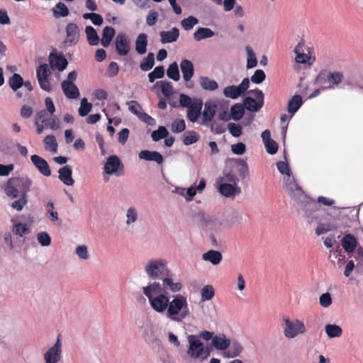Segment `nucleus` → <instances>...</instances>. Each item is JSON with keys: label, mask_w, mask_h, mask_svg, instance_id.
Instances as JSON below:
<instances>
[{"label": "nucleus", "mask_w": 363, "mask_h": 363, "mask_svg": "<svg viewBox=\"0 0 363 363\" xmlns=\"http://www.w3.org/2000/svg\"><path fill=\"white\" fill-rule=\"evenodd\" d=\"M284 188L291 198L298 204V211L304 212L309 223L318 221L313 213L318 210L317 202L306 196L301 188L296 183L294 178H284Z\"/></svg>", "instance_id": "f257e3e1"}, {"label": "nucleus", "mask_w": 363, "mask_h": 363, "mask_svg": "<svg viewBox=\"0 0 363 363\" xmlns=\"http://www.w3.org/2000/svg\"><path fill=\"white\" fill-rule=\"evenodd\" d=\"M32 181L28 177H11L5 187L6 194L12 199L18 198L11 203V207L16 211H21L27 203V194L30 191Z\"/></svg>", "instance_id": "f03ea898"}, {"label": "nucleus", "mask_w": 363, "mask_h": 363, "mask_svg": "<svg viewBox=\"0 0 363 363\" xmlns=\"http://www.w3.org/2000/svg\"><path fill=\"white\" fill-rule=\"evenodd\" d=\"M142 291L153 311L158 313L167 312L170 300L169 296L162 292L159 281L149 282L142 288Z\"/></svg>", "instance_id": "7ed1b4c3"}, {"label": "nucleus", "mask_w": 363, "mask_h": 363, "mask_svg": "<svg viewBox=\"0 0 363 363\" xmlns=\"http://www.w3.org/2000/svg\"><path fill=\"white\" fill-rule=\"evenodd\" d=\"M190 315L187 298L182 294H176L169 301L166 317L172 321L182 323Z\"/></svg>", "instance_id": "20e7f679"}, {"label": "nucleus", "mask_w": 363, "mask_h": 363, "mask_svg": "<svg viewBox=\"0 0 363 363\" xmlns=\"http://www.w3.org/2000/svg\"><path fill=\"white\" fill-rule=\"evenodd\" d=\"M143 270L146 276L154 281L169 274L167 262L162 258L147 260L143 265Z\"/></svg>", "instance_id": "39448f33"}, {"label": "nucleus", "mask_w": 363, "mask_h": 363, "mask_svg": "<svg viewBox=\"0 0 363 363\" xmlns=\"http://www.w3.org/2000/svg\"><path fill=\"white\" fill-rule=\"evenodd\" d=\"M343 79V74L340 72L320 71L317 75L315 82L322 85L328 83V86H323L322 89H332L338 86Z\"/></svg>", "instance_id": "423d86ee"}, {"label": "nucleus", "mask_w": 363, "mask_h": 363, "mask_svg": "<svg viewBox=\"0 0 363 363\" xmlns=\"http://www.w3.org/2000/svg\"><path fill=\"white\" fill-rule=\"evenodd\" d=\"M283 320L286 324L283 333L286 338L294 339L306 332V326L303 321L298 319L291 320L287 317H284Z\"/></svg>", "instance_id": "0eeeda50"}, {"label": "nucleus", "mask_w": 363, "mask_h": 363, "mask_svg": "<svg viewBox=\"0 0 363 363\" xmlns=\"http://www.w3.org/2000/svg\"><path fill=\"white\" fill-rule=\"evenodd\" d=\"M248 93L253 94L256 99L250 96H247L243 100V106L250 111L257 112L264 106V94L262 91L259 89L250 90Z\"/></svg>", "instance_id": "6e6552de"}, {"label": "nucleus", "mask_w": 363, "mask_h": 363, "mask_svg": "<svg viewBox=\"0 0 363 363\" xmlns=\"http://www.w3.org/2000/svg\"><path fill=\"white\" fill-rule=\"evenodd\" d=\"M62 343L61 334H58L55 344L44 354L43 358L45 363H57L62 359Z\"/></svg>", "instance_id": "1a4fd4ad"}, {"label": "nucleus", "mask_w": 363, "mask_h": 363, "mask_svg": "<svg viewBox=\"0 0 363 363\" xmlns=\"http://www.w3.org/2000/svg\"><path fill=\"white\" fill-rule=\"evenodd\" d=\"M196 217L198 225L204 230L216 231L220 228V222L213 216L199 212Z\"/></svg>", "instance_id": "9d476101"}, {"label": "nucleus", "mask_w": 363, "mask_h": 363, "mask_svg": "<svg viewBox=\"0 0 363 363\" xmlns=\"http://www.w3.org/2000/svg\"><path fill=\"white\" fill-rule=\"evenodd\" d=\"M188 342L189 344L188 354L192 358H199L203 353V344L195 335H189Z\"/></svg>", "instance_id": "9b49d317"}, {"label": "nucleus", "mask_w": 363, "mask_h": 363, "mask_svg": "<svg viewBox=\"0 0 363 363\" xmlns=\"http://www.w3.org/2000/svg\"><path fill=\"white\" fill-rule=\"evenodd\" d=\"M116 51L120 56L127 55L130 50V42L127 38V35L123 33L117 35L116 40Z\"/></svg>", "instance_id": "f8f14e48"}, {"label": "nucleus", "mask_w": 363, "mask_h": 363, "mask_svg": "<svg viewBox=\"0 0 363 363\" xmlns=\"http://www.w3.org/2000/svg\"><path fill=\"white\" fill-rule=\"evenodd\" d=\"M203 104V101L201 99L194 98L193 99L192 105L187 108V118L191 122H196L200 116L202 115Z\"/></svg>", "instance_id": "ddd939ff"}, {"label": "nucleus", "mask_w": 363, "mask_h": 363, "mask_svg": "<svg viewBox=\"0 0 363 363\" xmlns=\"http://www.w3.org/2000/svg\"><path fill=\"white\" fill-rule=\"evenodd\" d=\"M49 62L52 69H56L60 72L65 70L68 65L67 59L63 55H58L53 52L50 53Z\"/></svg>", "instance_id": "4468645a"}, {"label": "nucleus", "mask_w": 363, "mask_h": 363, "mask_svg": "<svg viewBox=\"0 0 363 363\" xmlns=\"http://www.w3.org/2000/svg\"><path fill=\"white\" fill-rule=\"evenodd\" d=\"M217 109V105L211 101H208L204 104V109L202 112L203 124L208 125L209 123L212 122Z\"/></svg>", "instance_id": "2eb2a0df"}, {"label": "nucleus", "mask_w": 363, "mask_h": 363, "mask_svg": "<svg viewBox=\"0 0 363 363\" xmlns=\"http://www.w3.org/2000/svg\"><path fill=\"white\" fill-rule=\"evenodd\" d=\"M31 162L33 165L38 169V171L45 177L51 175V170L48 162L39 155H33L30 157Z\"/></svg>", "instance_id": "dca6fc26"}, {"label": "nucleus", "mask_w": 363, "mask_h": 363, "mask_svg": "<svg viewBox=\"0 0 363 363\" xmlns=\"http://www.w3.org/2000/svg\"><path fill=\"white\" fill-rule=\"evenodd\" d=\"M218 191L221 195L227 198L235 197L241 193L240 187L227 182L220 184Z\"/></svg>", "instance_id": "f3484780"}, {"label": "nucleus", "mask_w": 363, "mask_h": 363, "mask_svg": "<svg viewBox=\"0 0 363 363\" xmlns=\"http://www.w3.org/2000/svg\"><path fill=\"white\" fill-rule=\"evenodd\" d=\"M161 280L162 292L165 291L166 290H169L172 293H178L183 288V285L181 282H174L173 279L169 277V275L164 276Z\"/></svg>", "instance_id": "a211bd4d"}, {"label": "nucleus", "mask_w": 363, "mask_h": 363, "mask_svg": "<svg viewBox=\"0 0 363 363\" xmlns=\"http://www.w3.org/2000/svg\"><path fill=\"white\" fill-rule=\"evenodd\" d=\"M61 87L64 94L68 99H75L79 98L80 95L79 91L76 84L74 83L68 81H63L61 83Z\"/></svg>", "instance_id": "6ab92c4d"}, {"label": "nucleus", "mask_w": 363, "mask_h": 363, "mask_svg": "<svg viewBox=\"0 0 363 363\" xmlns=\"http://www.w3.org/2000/svg\"><path fill=\"white\" fill-rule=\"evenodd\" d=\"M122 163L116 155L109 156L104 165V171L108 174H113L116 172Z\"/></svg>", "instance_id": "aec40b11"}, {"label": "nucleus", "mask_w": 363, "mask_h": 363, "mask_svg": "<svg viewBox=\"0 0 363 363\" xmlns=\"http://www.w3.org/2000/svg\"><path fill=\"white\" fill-rule=\"evenodd\" d=\"M139 157L146 161H154L158 164L164 162L162 155L157 151L142 150L138 155Z\"/></svg>", "instance_id": "412c9836"}, {"label": "nucleus", "mask_w": 363, "mask_h": 363, "mask_svg": "<svg viewBox=\"0 0 363 363\" xmlns=\"http://www.w3.org/2000/svg\"><path fill=\"white\" fill-rule=\"evenodd\" d=\"M59 179L67 186H72L74 183L72 174V170L68 165H65L58 170Z\"/></svg>", "instance_id": "4be33fe9"}, {"label": "nucleus", "mask_w": 363, "mask_h": 363, "mask_svg": "<svg viewBox=\"0 0 363 363\" xmlns=\"http://www.w3.org/2000/svg\"><path fill=\"white\" fill-rule=\"evenodd\" d=\"M181 71L185 82H189L194 76V68L191 61L182 60L180 63Z\"/></svg>", "instance_id": "5701e85b"}, {"label": "nucleus", "mask_w": 363, "mask_h": 363, "mask_svg": "<svg viewBox=\"0 0 363 363\" xmlns=\"http://www.w3.org/2000/svg\"><path fill=\"white\" fill-rule=\"evenodd\" d=\"M67 41L69 45H74L79 39V28L77 24L70 23L66 27Z\"/></svg>", "instance_id": "b1692460"}, {"label": "nucleus", "mask_w": 363, "mask_h": 363, "mask_svg": "<svg viewBox=\"0 0 363 363\" xmlns=\"http://www.w3.org/2000/svg\"><path fill=\"white\" fill-rule=\"evenodd\" d=\"M357 245L356 238L350 234H346L342 239V246L347 253H352L354 251Z\"/></svg>", "instance_id": "393cba45"}, {"label": "nucleus", "mask_w": 363, "mask_h": 363, "mask_svg": "<svg viewBox=\"0 0 363 363\" xmlns=\"http://www.w3.org/2000/svg\"><path fill=\"white\" fill-rule=\"evenodd\" d=\"M160 35L162 43H171L177 41L179 36V30L177 28L174 27L168 31H161Z\"/></svg>", "instance_id": "a878e982"}, {"label": "nucleus", "mask_w": 363, "mask_h": 363, "mask_svg": "<svg viewBox=\"0 0 363 363\" xmlns=\"http://www.w3.org/2000/svg\"><path fill=\"white\" fill-rule=\"evenodd\" d=\"M212 345L217 350H225L230 345V340L224 334L216 335L212 340Z\"/></svg>", "instance_id": "bb28decb"}, {"label": "nucleus", "mask_w": 363, "mask_h": 363, "mask_svg": "<svg viewBox=\"0 0 363 363\" xmlns=\"http://www.w3.org/2000/svg\"><path fill=\"white\" fill-rule=\"evenodd\" d=\"M202 259L204 261L210 262L213 265H217L222 261L223 256L220 252L210 250L203 254Z\"/></svg>", "instance_id": "cd10ccee"}, {"label": "nucleus", "mask_w": 363, "mask_h": 363, "mask_svg": "<svg viewBox=\"0 0 363 363\" xmlns=\"http://www.w3.org/2000/svg\"><path fill=\"white\" fill-rule=\"evenodd\" d=\"M147 35L145 33H140L135 40V51L139 55H144L147 52Z\"/></svg>", "instance_id": "c85d7f7f"}, {"label": "nucleus", "mask_w": 363, "mask_h": 363, "mask_svg": "<svg viewBox=\"0 0 363 363\" xmlns=\"http://www.w3.org/2000/svg\"><path fill=\"white\" fill-rule=\"evenodd\" d=\"M115 33L116 31L111 26H106L103 29L102 38L101 40V45L104 48L108 47L115 35Z\"/></svg>", "instance_id": "c756f323"}, {"label": "nucleus", "mask_w": 363, "mask_h": 363, "mask_svg": "<svg viewBox=\"0 0 363 363\" xmlns=\"http://www.w3.org/2000/svg\"><path fill=\"white\" fill-rule=\"evenodd\" d=\"M303 101L300 95L294 96L288 102L287 110L289 113L294 115L302 106Z\"/></svg>", "instance_id": "7c9ffc66"}, {"label": "nucleus", "mask_w": 363, "mask_h": 363, "mask_svg": "<svg viewBox=\"0 0 363 363\" xmlns=\"http://www.w3.org/2000/svg\"><path fill=\"white\" fill-rule=\"evenodd\" d=\"M214 35V32L209 28H199L194 33V38L196 41H201Z\"/></svg>", "instance_id": "2f4dec72"}, {"label": "nucleus", "mask_w": 363, "mask_h": 363, "mask_svg": "<svg viewBox=\"0 0 363 363\" xmlns=\"http://www.w3.org/2000/svg\"><path fill=\"white\" fill-rule=\"evenodd\" d=\"M199 84L201 88L206 91H214L218 87L216 81L211 79L208 77H201L199 78Z\"/></svg>", "instance_id": "473e14b6"}, {"label": "nucleus", "mask_w": 363, "mask_h": 363, "mask_svg": "<svg viewBox=\"0 0 363 363\" xmlns=\"http://www.w3.org/2000/svg\"><path fill=\"white\" fill-rule=\"evenodd\" d=\"M155 65V55L153 52H149L147 55L143 59L140 64V68L143 72L150 71Z\"/></svg>", "instance_id": "72a5a7b5"}, {"label": "nucleus", "mask_w": 363, "mask_h": 363, "mask_svg": "<svg viewBox=\"0 0 363 363\" xmlns=\"http://www.w3.org/2000/svg\"><path fill=\"white\" fill-rule=\"evenodd\" d=\"M160 86L161 91L165 97H170L174 93L172 84L167 80H161L157 82V83L155 84V86Z\"/></svg>", "instance_id": "f704fd0d"}, {"label": "nucleus", "mask_w": 363, "mask_h": 363, "mask_svg": "<svg viewBox=\"0 0 363 363\" xmlns=\"http://www.w3.org/2000/svg\"><path fill=\"white\" fill-rule=\"evenodd\" d=\"M245 114V107L243 104L240 103L235 104L232 106L230 108V116L234 121H239Z\"/></svg>", "instance_id": "c9c22d12"}, {"label": "nucleus", "mask_w": 363, "mask_h": 363, "mask_svg": "<svg viewBox=\"0 0 363 363\" xmlns=\"http://www.w3.org/2000/svg\"><path fill=\"white\" fill-rule=\"evenodd\" d=\"M87 40L91 45H97L99 43V37L96 30L91 26H87L85 28Z\"/></svg>", "instance_id": "e433bc0d"}, {"label": "nucleus", "mask_w": 363, "mask_h": 363, "mask_svg": "<svg viewBox=\"0 0 363 363\" xmlns=\"http://www.w3.org/2000/svg\"><path fill=\"white\" fill-rule=\"evenodd\" d=\"M52 13L53 16L57 18L66 17L69 15V9L64 3L59 2L52 9Z\"/></svg>", "instance_id": "4c0bfd02"}, {"label": "nucleus", "mask_w": 363, "mask_h": 363, "mask_svg": "<svg viewBox=\"0 0 363 363\" xmlns=\"http://www.w3.org/2000/svg\"><path fill=\"white\" fill-rule=\"evenodd\" d=\"M235 161L236 164L238 165V172L239 173L240 177L242 179H245L250 174L247 162L242 159H235Z\"/></svg>", "instance_id": "58836bf2"}, {"label": "nucleus", "mask_w": 363, "mask_h": 363, "mask_svg": "<svg viewBox=\"0 0 363 363\" xmlns=\"http://www.w3.org/2000/svg\"><path fill=\"white\" fill-rule=\"evenodd\" d=\"M9 84L11 89L16 91L23 84V77L17 73H14L9 79Z\"/></svg>", "instance_id": "ea45409f"}, {"label": "nucleus", "mask_w": 363, "mask_h": 363, "mask_svg": "<svg viewBox=\"0 0 363 363\" xmlns=\"http://www.w3.org/2000/svg\"><path fill=\"white\" fill-rule=\"evenodd\" d=\"M325 333L330 338L339 337L342 334V330L340 326L335 324H328L325 326Z\"/></svg>", "instance_id": "a19ab883"}, {"label": "nucleus", "mask_w": 363, "mask_h": 363, "mask_svg": "<svg viewBox=\"0 0 363 363\" xmlns=\"http://www.w3.org/2000/svg\"><path fill=\"white\" fill-rule=\"evenodd\" d=\"M223 94L225 97L232 99H238L239 96H243L237 86L231 85L226 86L223 90Z\"/></svg>", "instance_id": "79ce46f5"}, {"label": "nucleus", "mask_w": 363, "mask_h": 363, "mask_svg": "<svg viewBox=\"0 0 363 363\" xmlns=\"http://www.w3.org/2000/svg\"><path fill=\"white\" fill-rule=\"evenodd\" d=\"M44 143L46 145V150H50L53 153L57 152V142L54 135H48L44 139Z\"/></svg>", "instance_id": "37998d69"}, {"label": "nucleus", "mask_w": 363, "mask_h": 363, "mask_svg": "<svg viewBox=\"0 0 363 363\" xmlns=\"http://www.w3.org/2000/svg\"><path fill=\"white\" fill-rule=\"evenodd\" d=\"M167 75L169 79H173L176 82L180 79L179 67L176 62H174L172 64H170L167 70Z\"/></svg>", "instance_id": "c03bdc74"}, {"label": "nucleus", "mask_w": 363, "mask_h": 363, "mask_svg": "<svg viewBox=\"0 0 363 363\" xmlns=\"http://www.w3.org/2000/svg\"><path fill=\"white\" fill-rule=\"evenodd\" d=\"M215 291L212 285H205L201 290V299L202 301H210L213 298Z\"/></svg>", "instance_id": "a18cd8bd"}, {"label": "nucleus", "mask_w": 363, "mask_h": 363, "mask_svg": "<svg viewBox=\"0 0 363 363\" xmlns=\"http://www.w3.org/2000/svg\"><path fill=\"white\" fill-rule=\"evenodd\" d=\"M164 76V66L160 65L153 69L152 72H150L147 75L149 82L153 83L157 79H162Z\"/></svg>", "instance_id": "49530a36"}, {"label": "nucleus", "mask_w": 363, "mask_h": 363, "mask_svg": "<svg viewBox=\"0 0 363 363\" xmlns=\"http://www.w3.org/2000/svg\"><path fill=\"white\" fill-rule=\"evenodd\" d=\"M247 52V69H252L257 66V60L252 49L250 46L246 47Z\"/></svg>", "instance_id": "de8ad7c7"}, {"label": "nucleus", "mask_w": 363, "mask_h": 363, "mask_svg": "<svg viewBox=\"0 0 363 363\" xmlns=\"http://www.w3.org/2000/svg\"><path fill=\"white\" fill-rule=\"evenodd\" d=\"M198 23V18L193 16H189L181 21L182 27L186 31L191 30Z\"/></svg>", "instance_id": "09e8293b"}, {"label": "nucleus", "mask_w": 363, "mask_h": 363, "mask_svg": "<svg viewBox=\"0 0 363 363\" xmlns=\"http://www.w3.org/2000/svg\"><path fill=\"white\" fill-rule=\"evenodd\" d=\"M138 218V213L137 209L133 207H129L126 211V221L127 225H130L135 223Z\"/></svg>", "instance_id": "8fccbe9b"}, {"label": "nucleus", "mask_w": 363, "mask_h": 363, "mask_svg": "<svg viewBox=\"0 0 363 363\" xmlns=\"http://www.w3.org/2000/svg\"><path fill=\"white\" fill-rule=\"evenodd\" d=\"M169 132L164 126H160L157 130L152 133V138L154 141L157 142L162 138L168 136Z\"/></svg>", "instance_id": "3c124183"}, {"label": "nucleus", "mask_w": 363, "mask_h": 363, "mask_svg": "<svg viewBox=\"0 0 363 363\" xmlns=\"http://www.w3.org/2000/svg\"><path fill=\"white\" fill-rule=\"evenodd\" d=\"M92 104L88 102L86 98H83L81 100L80 107L79 108V114L80 116H86L91 111Z\"/></svg>", "instance_id": "603ef678"}, {"label": "nucleus", "mask_w": 363, "mask_h": 363, "mask_svg": "<svg viewBox=\"0 0 363 363\" xmlns=\"http://www.w3.org/2000/svg\"><path fill=\"white\" fill-rule=\"evenodd\" d=\"M12 232L15 235L22 237L24 234L29 233V229L26 223H17L13 224Z\"/></svg>", "instance_id": "864d4df0"}, {"label": "nucleus", "mask_w": 363, "mask_h": 363, "mask_svg": "<svg viewBox=\"0 0 363 363\" xmlns=\"http://www.w3.org/2000/svg\"><path fill=\"white\" fill-rule=\"evenodd\" d=\"M186 128V124L184 119H176L171 125V130L174 133L183 132Z\"/></svg>", "instance_id": "5fc2aeb1"}, {"label": "nucleus", "mask_w": 363, "mask_h": 363, "mask_svg": "<svg viewBox=\"0 0 363 363\" xmlns=\"http://www.w3.org/2000/svg\"><path fill=\"white\" fill-rule=\"evenodd\" d=\"M46 213L50 216V220L55 222L59 220L58 213L55 211V206L52 201L48 202L45 206Z\"/></svg>", "instance_id": "6e6d98bb"}, {"label": "nucleus", "mask_w": 363, "mask_h": 363, "mask_svg": "<svg viewBox=\"0 0 363 363\" xmlns=\"http://www.w3.org/2000/svg\"><path fill=\"white\" fill-rule=\"evenodd\" d=\"M188 135L183 138V143L185 145H190L196 143L199 139V135L195 131H189Z\"/></svg>", "instance_id": "4d7b16f0"}, {"label": "nucleus", "mask_w": 363, "mask_h": 363, "mask_svg": "<svg viewBox=\"0 0 363 363\" xmlns=\"http://www.w3.org/2000/svg\"><path fill=\"white\" fill-rule=\"evenodd\" d=\"M228 128L232 136L238 138L242 135V127L240 124L230 123L228 125Z\"/></svg>", "instance_id": "13d9d810"}, {"label": "nucleus", "mask_w": 363, "mask_h": 363, "mask_svg": "<svg viewBox=\"0 0 363 363\" xmlns=\"http://www.w3.org/2000/svg\"><path fill=\"white\" fill-rule=\"evenodd\" d=\"M38 242L43 247H47L51 243V238L46 232H40L37 235Z\"/></svg>", "instance_id": "bf43d9fd"}, {"label": "nucleus", "mask_w": 363, "mask_h": 363, "mask_svg": "<svg viewBox=\"0 0 363 363\" xmlns=\"http://www.w3.org/2000/svg\"><path fill=\"white\" fill-rule=\"evenodd\" d=\"M277 167L279 170V172L281 174H286L287 176L286 178H292L291 177V172L289 168V166L287 162L279 161L277 163Z\"/></svg>", "instance_id": "052dcab7"}, {"label": "nucleus", "mask_w": 363, "mask_h": 363, "mask_svg": "<svg viewBox=\"0 0 363 363\" xmlns=\"http://www.w3.org/2000/svg\"><path fill=\"white\" fill-rule=\"evenodd\" d=\"M266 74L262 69H257L251 77V81L255 84H261L264 81Z\"/></svg>", "instance_id": "680f3d73"}, {"label": "nucleus", "mask_w": 363, "mask_h": 363, "mask_svg": "<svg viewBox=\"0 0 363 363\" xmlns=\"http://www.w3.org/2000/svg\"><path fill=\"white\" fill-rule=\"evenodd\" d=\"M76 254L79 257V259L87 260L89 259V254L88 252L87 247L84 245H79L76 248Z\"/></svg>", "instance_id": "e2e57ef3"}, {"label": "nucleus", "mask_w": 363, "mask_h": 363, "mask_svg": "<svg viewBox=\"0 0 363 363\" xmlns=\"http://www.w3.org/2000/svg\"><path fill=\"white\" fill-rule=\"evenodd\" d=\"M50 74V72L48 68V65L47 64L41 65L38 67L37 79L38 78L46 79V78H48Z\"/></svg>", "instance_id": "0e129e2a"}, {"label": "nucleus", "mask_w": 363, "mask_h": 363, "mask_svg": "<svg viewBox=\"0 0 363 363\" xmlns=\"http://www.w3.org/2000/svg\"><path fill=\"white\" fill-rule=\"evenodd\" d=\"M335 229V227L330 225V224H323L321 223H318L317 228H315V234L317 235H320L330 231L332 230Z\"/></svg>", "instance_id": "69168bd1"}, {"label": "nucleus", "mask_w": 363, "mask_h": 363, "mask_svg": "<svg viewBox=\"0 0 363 363\" xmlns=\"http://www.w3.org/2000/svg\"><path fill=\"white\" fill-rule=\"evenodd\" d=\"M138 117L141 121L144 122L148 125L154 126L156 124L155 119L145 112H140Z\"/></svg>", "instance_id": "338daca9"}, {"label": "nucleus", "mask_w": 363, "mask_h": 363, "mask_svg": "<svg viewBox=\"0 0 363 363\" xmlns=\"http://www.w3.org/2000/svg\"><path fill=\"white\" fill-rule=\"evenodd\" d=\"M193 104L191 97L185 94L179 95V106L183 108H189Z\"/></svg>", "instance_id": "774afa93"}]
</instances>
